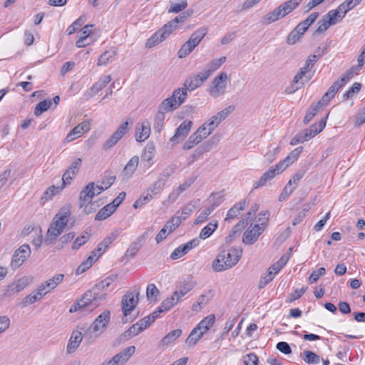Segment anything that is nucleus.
<instances>
[{
	"mask_svg": "<svg viewBox=\"0 0 365 365\" xmlns=\"http://www.w3.org/2000/svg\"><path fill=\"white\" fill-rule=\"evenodd\" d=\"M192 14V11H187L167 22L147 40L145 47L153 48L167 39L178 29L179 25L183 24Z\"/></svg>",
	"mask_w": 365,
	"mask_h": 365,
	"instance_id": "1",
	"label": "nucleus"
},
{
	"mask_svg": "<svg viewBox=\"0 0 365 365\" xmlns=\"http://www.w3.org/2000/svg\"><path fill=\"white\" fill-rule=\"evenodd\" d=\"M302 151V147H299L290 152V153L283 160L274 166H272L253 184V188L257 189L264 185L267 181L273 179L276 175L282 173L289 165L296 161L300 153Z\"/></svg>",
	"mask_w": 365,
	"mask_h": 365,
	"instance_id": "2",
	"label": "nucleus"
},
{
	"mask_svg": "<svg viewBox=\"0 0 365 365\" xmlns=\"http://www.w3.org/2000/svg\"><path fill=\"white\" fill-rule=\"evenodd\" d=\"M242 254V250L238 247L221 251L212 262V269L219 272L232 268L240 261Z\"/></svg>",
	"mask_w": 365,
	"mask_h": 365,
	"instance_id": "3",
	"label": "nucleus"
},
{
	"mask_svg": "<svg viewBox=\"0 0 365 365\" xmlns=\"http://www.w3.org/2000/svg\"><path fill=\"white\" fill-rule=\"evenodd\" d=\"M64 274H57L52 278L41 283L36 290H34L31 294L25 297L22 302L20 303L21 307H25L29 304H32L36 301L40 300L44 295L50 291L54 289L63 280Z\"/></svg>",
	"mask_w": 365,
	"mask_h": 365,
	"instance_id": "4",
	"label": "nucleus"
},
{
	"mask_svg": "<svg viewBox=\"0 0 365 365\" xmlns=\"http://www.w3.org/2000/svg\"><path fill=\"white\" fill-rule=\"evenodd\" d=\"M71 205L62 207L56 214L46 233V240H53L63 231L71 215Z\"/></svg>",
	"mask_w": 365,
	"mask_h": 365,
	"instance_id": "5",
	"label": "nucleus"
},
{
	"mask_svg": "<svg viewBox=\"0 0 365 365\" xmlns=\"http://www.w3.org/2000/svg\"><path fill=\"white\" fill-rule=\"evenodd\" d=\"M207 79L208 77L203 71L191 76L185 81L183 87L174 90L170 97L181 106L187 97V91H194L201 86Z\"/></svg>",
	"mask_w": 365,
	"mask_h": 365,
	"instance_id": "6",
	"label": "nucleus"
},
{
	"mask_svg": "<svg viewBox=\"0 0 365 365\" xmlns=\"http://www.w3.org/2000/svg\"><path fill=\"white\" fill-rule=\"evenodd\" d=\"M302 1L303 0H288L264 15L261 22L266 25L274 23L292 12Z\"/></svg>",
	"mask_w": 365,
	"mask_h": 365,
	"instance_id": "7",
	"label": "nucleus"
},
{
	"mask_svg": "<svg viewBox=\"0 0 365 365\" xmlns=\"http://www.w3.org/2000/svg\"><path fill=\"white\" fill-rule=\"evenodd\" d=\"M208 28L207 26H202L195 31L178 51V57L179 58H184L190 54L192 51L200 44L201 41L208 33Z\"/></svg>",
	"mask_w": 365,
	"mask_h": 365,
	"instance_id": "8",
	"label": "nucleus"
},
{
	"mask_svg": "<svg viewBox=\"0 0 365 365\" xmlns=\"http://www.w3.org/2000/svg\"><path fill=\"white\" fill-rule=\"evenodd\" d=\"M110 312L108 310L101 313L85 331L83 336L89 341L96 339L106 329L109 324Z\"/></svg>",
	"mask_w": 365,
	"mask_h": 365,
	"instance_id": "9",
	"label": "nucleus"
},
{
	"mask_svg": "<svg viewBox=\"0 0 365 365\" xmlns=\"http://www.w3.org/2000/svg\"><path fill=\"white\" fill-rule=\"evenodd\" d=\"M180 106L178 103L171 97L163 101L159 106L158 110L154 118L153 129L155 132L160 133L164 125L165 113L172 112Z\"/></svg>",
	"mask_w": 365,
	"mask_h": 365,
	"instance_id": "10",
	"label": "nucleus"
},
{
	"mask_svg": "<svg viewBox=\"0 0 365 365\" xmlns=\"http://www.w3.org/2000/svg\"><path fill=\"white\" fill-rule=\"evenodd\" d=\"M140 287H135L132 291H128L121 299V310L124 317L129 316L139 301Z\"/></svg>",
	"mask_w": 365,
	"mask_h": 365,
	"instance_id": "11",
	"label": "nucleus"
},
{
	"mask_svg": "<svg viewBox=\"0 0 365 365\" xmlns=\"http://www.w3.org/2000/svg\"><path fill=\"white\" fill-rule=\"evenodd\" d=\"M344 18L339 14V11L332 9L328 11L327 14L324 15L322 19L317 22V29L315 34H323L330 26H334L342 21Z\"/></svg>",
	"mask_w": 365,
	"mask_h": 365,
	"instance_id": "12",
	"label": "nucleus"
},
{
	"mask_svg": "<svg viewBox=\"0 0 365 365\" xmlns=\"http://www.w3.org/2000/svg\"><path fill=\"white\" fill-rule=\"evenodd\" d=\"M228 78V75L225 72H221L215 76L209 89L210 94L214 98H218L224 95L225 93Z\"/></svg>",
	"mask_w": 365,
	"mask_h": 365,
	"instance_id": "13",
	"label": "nucleus"
},
{
	"mask_svg": "<svg viewBox=\"0 0 365 365\" xmlns=\"http://www.w3.org/2000/svg\"><path fill=\"white\" fill-rule=\"evenodd\" d=\"M106 292H101L98 287H93L83 295V297L88 307L95 309L106 300Z\"/></svg>",
	"mask_w": 365,
	"mask_h": 365,
	"instance_id": "14",
	"label": "nucleus"
},
{
	"mask_svg": "<svg viewBox=\"0 0 365 365\" xmlns=\"http://www.w3.org/2000/svg\"><path fill=\"white\" fill-rule=\"evenodd\" d=\"M31 253L30 247L27 244L21 245L17 249L12 257L11 266L13 269L19 268L29 257Z\"/></svg>",
	"mask_w": 365,
	"mask_h": 365,
	"instance_id": "15",
	"label": "nucleus"
},
{
	"mask_svg": "<svg viewBox=\"0 0 365 365\" xmlns=\"http://www.w3.org/2000/svg\"><path fill=\"white\" fill-rule=\"evenodd\" d=\"M128 128V123L127 121L123 122L117 130L113 133L110 138L105 142L103 145L104 150H108L115 146L118 142L123 137L126 133Z\"/></svg>",
	"mask_w": 365,
	"mask_h": 365,
	"instance_id": "16",
	"label": "nucleus"
},
{
	"mask_svg": "<svg viewBox=\"0 0 365 365\" xmlns=\"http://www.w3.org/2000/svg\"><path fill=\"white\" fill-rule=\"evenodd\" d=\"M265 227L264 225H251L243 235L242 241L245 244L252 245L259 237V235L264 231Z\"/></svg>",
	"mask_w": 365,
	"mask_h": 365,
	"instance_id": "17",
	"label": "nucleus"
},
{
	"mask_svg": "<svg viewBox=\"0 0 365 365\" xmlns=\"http://www.w3.org/2000/svg\"><path fill=\"white\" fill-rule=\"evenodd\" d=\"M91 129V123L88 120L83 121L73 128L66 135L65 140L70 143L78 138L83 133H88Z\"/></svg>",
	"mask_w": 365,
	"mask_h": 365,
	"instance_id": "18",
	"label": "nucleus"
},
{
	"mask_svg": "<svg viewBox=\"0 0 365 365\" xmlns=\"http://www.w3.org/2000/svg\"><path fill=\"white\" fill-rule=\"evenodd\" d=\"M313 76V73H307L299 70L298 73L294 77L292 88H287L288 93H293L301 88L305 83H307Z\"/></svg>",
	"mask_w": 365,
	"mask_h": 365,
	"instance_id": "19",
	"label": "nucleus"
},
{
	"mask_svg": "<svg viewBox=\"0 0 365 365\" xmlns=\"http://www.w3.org/2000/svg\"><path fill=\"white\" fill-rule=\"evenodd\" d=\"M150 124L148 120H144L135 126V140L138 142L145 141L150 135Z\"/></svg>",
	"mask_w": 365,
	"mask_h": 365,
	"instance_id": "20",
	"label": "nucleus"
},
{
	"mask_svg": "<svg viewBox=\"0 0 365 365\" xmlns=\"http://www.w3.org/2000/svg\"><path fill=\"white\" fill-rule=\"evenodd\" d=\"M192 124L191 120L183 121L176 129L175 135L170 138V141L173 143H178L182 140L188 135Z\"/></svg>",
	"mask_w": 365,
	"mask_h": 365,
	"instance_id": "21",
	"label": "nucleus"
},
{
	"mask_svg": "<svg viewBox=\"0 0 365 365\" xmlns=\"http://www.w3.org/2000/svg\"><path fill=\"white\" fill-rule=\"evenodd\" d=\"M135 346H130L124 349L122 351L114 356L110 360L112 365H119L125 364L130 356L135 353Z\"/></svg>",
	"mask_w": 365,
	"mask_h": 365,
	"instance_id": "22",
	"label": "nucleus"
},
{
	"mask_svg": "<svg viewBox=\"0 0 365 365\" xmlns=\"http://www.w3.org/2000/svg\"><path fill=\"white\" fill-rule=\"evenodd\" d=\"M344 83H346V81H342L341 78L336 81L322 96L319 103H322V106L327 105L330 100L334 97L339 89L343 86Z\"/></svg>",
	"mask_w": 365,
	"mask_h": 365,
	"instance_id": "23",
	"label": "nucleus"
},
{
	"mask_svg": "<svg viewBox=\"0 0 365 365\" xmlns=\"http://www.w3.org/2000/svg\"><path fill=\"white\" fill-rule=\"evenodd\" d=\"M329 114L327 115L325 118L322 119L319 124H312L309 128L304 129V136L309 140L313 138L316 135L322 132L326 126V120Z\"/></svg>",
	"mask_w": 365,
	"mask_h": 365,
	"instance_id": "24",
	"label": "nucleus"
},
{
	"mask_svg": "<svg viewBox=\"0 0 365 365\" xmlns=\"http://www.w3.org/2000/svg\"><path fill=\"white\" fill-rule=\"evenodd\" d=\"M212 148V143L206 142L197 148L187 159V165H191L195 161L199 159L205 153Z\"/></svg>",
	"mask_w": 365,
	"mask_h": 365,
	"instance_id": "25",
	"label": "nucleus"
},
{
	"mask_svg": "<svg viewBox=\"0 0 365 365\" xmlns=\"http://www.w3.org/2000/svg\"><path fill=\"white\" fill-rule=\"evenodd\" d=\"M83 339V335L81 331H73L67 344L66 351L68 354H71L80 345Z\"/></svg>",
	"mask_w": 365,
	"mask_h": 365,
	"instance_id": "26",
	"label": "nucleus"
},
{
	"mask_svg": "<svg viewBox=\"0 0 365 365\" xmlns=\"http://www.w3.org/2000/svg\"><path fill=\"white\" fill-rule=\"evenodd\" d=\"M247 206L246 200H242L235 204L227 212L225 221H230L236 218Z\"/></svg>",
	"mask_w": 365,
	"mask_h": 365,
	"instance_id": "27",
	"label": "nucleus"
},
{
	"mask_svg": "<svg viewBox=\"0 0 365 365\" xmlns=\"http://www.w3.org/2000/svg\"><path fill=\"white\" fill-rule=\"evenodd\" d=\"M139 163V157L137 155L133 156L125 165L123 170V175L126 178L132 177L135 173L138 165Z\"/></svg>",
	"mask_w": 365,
	"mask_h": 365,
	"instance_id": "28",
	"label": "nucleus"
},
{
	"mask_svg": "<svg viewBox=\"0 0 365 365\" xmlns=\"http://www.w3.org/2000/svg\"><path fill=\"white\" fill-rule=\"evenodd\" d=\"M226 60L227 58L225 56L212 60L208 63L203 72L209 78L214 71L217 70L226 61Z\"/></svg>",
	"mask_w": 365,
	"mask_h": 365,
	"instance_id": "29",
	"label": "nucleus"
},
{
	"mask_svg": "<svg viewBox=\"0 0 365 365\" xmlns=\"http://www.w3.org/2000/svg\"><path fill=\"white\" fill-rule=\"evenodd\" d=\"M215 321V317L214 314H210L205 317L195 327L197 331L204 334L206 333L214 324Z\"/></svg>",
	"mask_w": 365,
	"mask_h": 365,
	"instance_id": "30",
	"label": "nucleus"
},
{
	"mask_svg": "<svg viewBox=\"0 0 365 365\" xmlns=\"http://www.w3.org/2000/svg\"><path fill=\"white\" fill-rule=\"evenodd\" d=\"M155 154V146L153 143H148L143 149L141 159L145 162H150Z\"/></svg>",
	"mask_w": 365,
	"mask_h": 365,
	"instance_id": "31",
	"label": "nucleus"
},
{
	"mask_svg": "<svg viewBox=\"0 0 365 365\" xmlns=\"http://www.w3.org/2000/svg\"><path fill=\"white\" fill-rule=\"evenodd\" d=\"M115 211L114 206L110 203L101 208L96 215V220H103L110 217Z\"/></svg>",
	"mask_w": 365,
	"mask_h": 365,
	"instance_id": "32",
	"label": "nucleus"
},
{
	"mask_svg": "<svg viewBox=\"0 0 365 365\" xmlns=\"http://www.w3.org/2000/svg\"><path fill=\"white\" fill-rule=\"evenodd\" d=\"M110 75L103 76L98 81L93 84L91 90L93 94H96L98 92L104 88L110 81Z\"/></svg>",
	"mask_w": 365,
	"mask_h": 365,
	"instance_id": "33",
	"label": "nucleus"
},
{
	"mask_svg": "<svg viewBox=\"0 0 365 365\" xmlns=\"http://www.w3.org/2000/svg\"><path fill=\"white\" fill-rule=\"evenodd\" d=\"M218 227L217 221H212L203 227L199 235V238L205 240L216 230Z\"/></svg>",
	"mask_w": 365,
	"mask_h": 365,
	"instance_id": "34",
	"label": "nucleus"
},
{
	"mask_svg": "<svg viewBox=\"0 0 365 365\" xmlns=\"http://www.w3.org/2000/svg\"><path fill=\"white\" fill-rule=\"evenodd\" d=\"M145 236H146V233L140 235L139 237H138V242H133L128 248V250H126L125 252V257H127V258H132L133 257L136 253L138 252V251L139 250L141 245H140V242L143 241L145 239Z\"/></svg>",
	"mask_w": 365,
	"mask_h": 365,
	"instance_id": "35",
	"label": "nucleus"
},
{
	"mask_svg": "<svg viewBox=\"0 0 365 365\" xmlns=\"http://www.w3.org/2000/svg\"><path fill=\"white\" fill-rule=\"evenodd\" d=\"M181 334L182 330L180 329H177L169 332L162 339V340L160 341V344L162 346L169 345L170 344L175 341L178 338H179Z\"/></svg>",
	"mask_w": 365,
	"mask_h": 365,
	"instance_id": "36",
	"label": "nucleus"
},
{
	"mask_svg": "<svg viewBox=\"0 0 365 365\" xmlns=\"http://www.w3.org/2000/svg\"><path fill=\"white\" fill-rule=\"evenodd\" d=\"M195 205L190 202L183 206L180 210L178 211L175 214H178V217L180 221L186 220L195 210Z\"/></svg>",
	"mask_w": 365,
	"mask_h": 365,
	"instance_id": "37",
	"label": "nucleus"
},
{
	"mask_svg": "<svg viewBox=\"0 0 365 365\" xmlns=\"http://www.w3.org/2000/svg\"><path fill=\"white\" fill-rule=\"evenodd\" d=\"M175 170L176 166L175 165H168L160 173V175L158 177V179L165 185L166 182L170 178V177H171L175 173Z\"/></svg>",
	"mask_w": 365,
	"mask_h": 365,
	"instance_id": "38",
	"label": "nucleus"
},
{
	"mask_svg": "<svg viewBox=\"0 0 365 365\" xmlns=\"http://www.w3.org/2000/svg\"><path fill=\"white\" fill-rule=\"evenodd\" d=\"M302 359L309 364H317L320 362V356L311 351H304L302 354Z\"/></svg>",
	"mask_w": 365,
	"mask_h": 365,
	"instance_id": "39",
	"label": "nucleus"
},
{
	"mask_svg": "<svg viewBox=\"0 0 365 365\" xmlns=\"http://www.w3.org/2000/svg\"><path fill=\"white\" fill-rule=\"evenodd\" d=\"M116 53L114 51H106L98 59L97 65L98 66H106L110 61H112Z\"/></svg>",
	"mask_w": 365,
	"mask_h": 365,
	"instance_id": "40",
	"label": "nucleus"
},
{
	"mask_svg": "<svg viewBox=\"0 0 365 365\" xmlns=\"http://www.w3.org/2000/svg\"><path fill=\"white\" fill-rule=\"evenodd\" d=\"M203 335L202 333L197 331V329L194 328L187 338L185 343L188 346H193L199 341Z\"/></svg>",
	"mask_w": 365,
	"mask_h": 365,
	"instance_id": "41",
	"label": "nucleus"
},
{
	"mask_svg": "<svg viewBox=\"0 0 365 365\" xmlns=\"http://www.w3.org/2000/svg\"><path fill=\"white\" fill-rule=\"evenodd\" d=\"M364 63L358 62V64L356 66H353L351 67L347 72L341 76V81L347 82L349 81L354 75L358 74V73L361 70Z\"/></svg>",
	"mask_w": 365,
	"mask_h": 365,
	"instance_id": "42",
	"label": "nucleus"
},
{
	"mask_svg": "<svg viewBox=\"0 0 365 365\" xmlns=\"http://www.w3.org/2000/svg\"><path fill=\"white\" fill-rule=\"evenodd\" d=\"M33 280L34 277L32 276H24L18 280L14 281L13 283L14 284L17 291L21 292L29 285Z\"/></svg>",
	"mask_w": 365,
	"mask_h": 365,
	"instance_id": "43",
	"label": "nucleus"
},
{
	"mask_svg": "<svg viewBox=\"0 0 365 365\" xmlns=\"http://www.w3.org/2000/svg\"><path fill=\"white\" fill-rule=\"evenodd\" d=\"M194 287L192 282H184L180 287L179 290L175 291L173 294L180 300L187 293L191 291Z\"/></svg>",
	"mask_w": 365,
	"mask_h": 365,
	"instance_id": "44",
	"label": "nucleus"
},
{
	"mask_svg": "<svg viewBox=\"0 0 365 365\" xmlns=\"http://www.w3.org/2000/svg\"><path fill=\"white\" fill-rule=\"evenodd\" d=\"M178 302V298H177L173 294L172 296L168 297L163 300L159 307L163 312H165L170 309Z\"/></svg>",
	"mask_w": 365,
	"mask_h": 365,
	"instance_id": "45",
	"label": "nucleus"
},
{
	"mask_svg": "<svg viewBox=\"0 0 365 365\" xmlns=\"http://www.w3.org/2000/svg\"><path fill=\"white\" fill-rule=\"evenodd\" d=\"M51 106V101L45 99L39 102L35 107L34 114L36 116L41 115L43 112L46 111Z\"/></svg>",
	"mask_w": 365,
	"mask_h": 365,
	"instance_id": "46",
	"label": "nucleus"
},
{
	"mask_svg": "<svg viewBox=\"0 0 365 365\" xmlns=\"http://www.w3.org/2000/svg\"><path fill=\"white\" fill-rule=\"evenodd\" d=\"M187 6V0H180L179 3H172L170 8L168 10L169 14L174 13L178 14L184 9H185Z\"/></svg>",
	"mask_w": 365,
	"mask_h": 365,
	"instance_id": "47",
	"label": "nucleus"
},
{
	"mask_svg": "<svg viewBox=\"0 0 365 365\" xmlns=\"http://www.w3.org/2000/svg\"><path fill=\"white\" fill-rule=\"evenodd\" d=\"M64 187L61 185V186H50L44 192L42 199H45L46 200H51L54 195L59 193Z\"/></svg>",
	"mask_w": 365,
	"mask_h": 365,
	"instance_id": "48",
	"label": "nucleus"
},
{
	"mask_svg": "<svg viewBox=\"0 0 365 365\" xmlns=\"http://www.w3.org/2000/svg\"><path fill=\"white\" fill-rule=\"evenodd\" d=\"M320 105H322V103H319V102L317 103V104L311 105V106L307 110L306 115L304 116V124H307L314 118V116H315V115L319 111V108Z\"/></svg>",
	"mask_w": 365,
	"mask_h": 365,
	"instance_id": "49",
	"label": "nucleus"
},
{
	"mask_svg": "<svg viewBox=\"0 0 365 365\" xmlns=\"http://www.w3.org/2000/svg\"><path fill=\"white\" fill-rule=\"evenodd\" d=\"M181 223L178 214H175L165 225L168 231L171 233L173 232Z\"/></svg>",
	"mask_w": 365,
	"mask_h": 365,
	"instance_id": "50",
	"label": "nucleus"
},
{
	"mask_svg": "<svg viewBox=\"0 0 365 365\" xmlns=\"http://www.w3.org/2000/svg\"><path fill=\"white\" fill-rule=\"evenodd\" d=\"M289 257L287 256H282L277 262L273 264L269 267L274 272V274H277L287 263Z\"/></svg>",
	"mask_w": 365,
	"mask_h": 365,
	"instance_id": "51",
	"label": "nucleus"
},
{
	"mask_svg": "<svg viewBox=\"0 0 365 365\" xmlns=\"http://www.w3.org/2000/svg\"><path fill=\"white\" fill-rule=\"evenodd\" d=\"M159 290L154 284H149L146 289L147 298L150 301H156Z\"/></svg>",
	"mask_w": 365,
	"mask_h": 365,
	"instance_id": "52",
	"label": "nucleus"
},
{
	"mask_svg": "<svg viewBox=\"0 0 365 365\" xmlns=\"http://www.w3.org/2000/svg\"><path fill=\"white\" fill-rule=\"evenodd\" d=\"M224 200V197L220 193L212 194L210 199L209 203L210 205L208 207L209 208H212V211L218 207Z\"/></svg>",
	"mask_w": 365,
	"mask_h": 365,
	"instance_id": "53",
	"label": "nucleus"
},
{
	"mask_svg": "<svg viewBox=\"0 0 365 365\" xmlns=\"http://www.w3.org/2000/svg\"><path fill=\"white\" fill-rule=\"evenodd\" d=\"M202 141V138L199 136L192 133L188 138V140L184 143L183 149L184 150H190L194 146L197 145Z\"/></svg>",
	"mask_w": 365,
	"mask_h": 365,
	"instance_id": "54",
	"label": "nucleus"
},
{
	"mask_svg": "<svg viewBox=\"0 0 365 365\" xmlns=\"http://www.w3.org/2000/svg\"><path fill=\"white\" fill-rule=\"evenodd\" d=\"M153 195L150 193L149 190L148 192L143 193L133 204L135 208L142 207L147 202H150L153 199Z\"/></svg>",
	"mask_w": 365,
	"mask_h": 365,
	"instance_id": "55",
	"label": "nucleus"
},
{
	"mask_svg": "<svg viewBox=\"0 0 365 365\" xmlns=\"http://www.w3.org/2000/svg\"><path fill=\"white\" fill-rule=\"evenodd\" d=\"M296 186H292V180L287 182L286 186L284 187L282 193L279 195V201L282 202L286 200L294 190Z\"/></svg>",
	"mask_w": 365,
	"mask_h": 365,
	"instance_id": "56",
	"label": "nucleus"
},
{
	"mask_svg": "<svg viewBox=\"0 0 365 365\" xmlns=\"http://www.w3.org/2000/svg\"><path fill=\"white\" fill-rule=\"evenodd\" d=\"M275 275L276 274H274V272H272V269L268 268L266 274L261 278L259 282V288L262 289L268 283H269L273 279Z\"/></svg>",
	"mask_w": 365,
	"mask_h": 365,
	"instance_id": "57",
	"label": "nucleus"
},
{
	"mask_svg": "<svg viewBox=\"0 0 365 365\" xmlns=\"http://www.w3.org/2000/svg\"><path fill=\"white\" fill-rule=\"evenodd\" d=\"M95 262L93 257H88L85 261H83L77 268L76 274H80L86 272L89 269L93 263Z\"/></svg>",
	"mask_w": 365,
	"mask_h": 365,
	"instance_id": "58",
	"label": "nucleus"
},
{
	"mask_svg": "<svg viewBox=\"0 0 365 365\" xmlns=\"http://www.w3.org/2000/svg\"><path fill=\"white\" fill-rule=\"evenodd\" d=\"M90 238V235L88 233H85L80 237H76L72 245V250H78L82 245H83Z\"/></svg>",
	"mask_w": 365,
	"mask_h": 365,
	"instance_id": "59",
	"label": "nucleus"
},
{
	"mask_svg": "<svg viewBox=\"0 0 365 365\" xmlns=\"http://www.w3.org/2000/svg\"><path fill=\"white\" fill-rule=\"evenodd\" d=\"M85 21L83 17H79L76 19L71 26L66 29V32L68 35L73 34L76 32L83 24Z\"/></svg>",
	"mask_w": 365,
	"mask_h": 365,
	"instance_id": "60",
	"label": "nucleus"
},
{
	"mask_svg": "<svg viewBox=\"0 0 365 365\" xmlns=\"http://www.w3.org/2000/svg\"><path fill=\"white\" fill-rule=\"evenodd\" d=\"M212 212V208H206L202 210L195 220V224H201L206 221L208 216Z\"/></svg>",
	"mask_w": 365,
	"mask_h": 365,
	"instance_id": "61",
	"label": "nucleus"
},
{
	"mask_svg": "<svg viewBox=\"0 0 365 365\" xmlns=\"http://www.w3.org/2000/svg\"><path fill=\"white\" fill-rule=\"evenodd\" d=\"M187 252H188L185 249V246L182 245L174 250V251L170 255V258L172 259H178L184 256Z\"/></svg>",
	"mask_w": 365,
	"mask_h": 365,
	"instance_id": "62",
	"label": "nucleus"
},
{
	"mask_svg": "<svg viewBox=\"0 0 365 365\" xmlns=\"http://www.w3.org/2000/svg\"><path fill=\"white\" fill-rule=\"evenodd\" d=\"M81 164L82 159L77 158L71 164L66 170L71 172L73 175H76L79 171L80 168L81 167Z\"/></svg>",
	"mask_w": 365,
	"mask_h": 365,
	"instance_id": "63",
	"label": "nucleus"
},
{
	"mask_svg": "<svg viewBox=\"0 0 365 365\" xmlns=\"http://www.w3.org/2000/svg\"><path fill=\"white\" fill-rule=\"evenodd\" d=\"M244 363L245 365H257L258 357L254 353H250L245 355L243 358Z\"/></svg>",
	"mask_w": 365,
	"mask_h": 365,
	"instance_id": "64",
	"label": "nucleus"
}]
</instances>
